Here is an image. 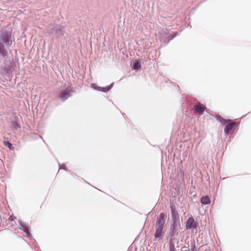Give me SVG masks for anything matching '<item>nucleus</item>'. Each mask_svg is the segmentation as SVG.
I'll list each match as a JSON object with an SVG mask.
<instances>
[{
  "instance_id": "1",
  "label": "nucleus",
  "mask_w": 251,
  "mask_h": 251,
  "mask_svg": "<svg viewBox=\"0 0 251 251\" xmlns=\"http://www.w3.org/2000/svg\"><path fill=\"white\" fill-rule=\"evenodd\" d=\"M165 224V214L161 213L157 217L155 225V232L154 234V241L160 240L163 238L164 226Z\"/></svg>"
},
{
  "instance_id": "2",
  "label": "nucleus",
  "mask_w": 251,
  "mask_h": 251,
  "mask_svg": "<svg viewBox=\"0 0 251 251\" xmlns=\"http://www.w3.org/2000/svg\"><path fill=\"white\" fill-rule=\"evenodd\" d=\"M0 41L5 44L6 47H9L12 44L11 32L4 29L1 30Z\"/></svg>"
},
{
  "instance_id": "3",
  "label": "nucleus",
  "mask_w": 251,
  "mask_h": 251,
  "mask_svg": "<svg viewBox=\"0 0 251 251\" xmlns=\"http://www.w3.org/2000/svg\"><path fill=\"white\" fill-rule=\"evenodd\" d=\"M48 30L57 38L61 37L64 34V27L60 25H50L49 27Z\"/></svg>"
},
{
  "instance_id": "4",
  "label": "nucleus",
  "mask_w": 251,
  "mask_h": 251,
  "mask_svg": "<svg viewBox=\"0 0 251 251\" xmlns=\"http://www.w3.org/2000/svg\"><path fill=\"white\" fill-rule=\"evenodd\" d=\"M74 92V89L71 87H68L66 90L60 93L59 97L63 100H65L69 97H71Z\"/></svg>"
},
{
  "instance_id": "5",
  "label": "nucleus",
  "mask_w": 251,
  "mask_h": 251,
  "mask_svg": "<svg viewBox=\"0 0 251 251\" xmlns=\"http://www.w3.org/2000/svg\"><path fill=\"white\" fill-rule=\"evenodd\" d=\"M180 226V223L173 222L171 226L169 234L171 236H176L178 234V226Z\"/></svg>"
},
{
  "instance_id": "6",
  "label": "nucleus",
  "mask_w": 251,
  "mask_h": 251,
  "mask_svg": "<svg viewBox=\"0 0 251 251\" xmlns=\"http://www.w3.org/2000/svg\"><path fill=\"white\" fill-rule=\"evenodd\" d=\"M198 224L193 217H189L186 223V228L187 229H194L197 227Z\"/></svg>"
},
{
  "instance_id": "7",
  "label": "nucleus",
  "mask_w": 251,
  "mask_h": 251,
  "mask_svg": "<svg viewBox=\"0 0 251 251\" xmlns=\"http://www.w3.org/2000/svg\"><path fill=\"white\" fill-rule=\"evenodd\" d=\"M5 44L0 41V55L3 57H5L7 55V50Z\"/></svg>"
},
{
  "instance_id": "8",
  "label": "nucleus",
  "mask_w": 251,
  "mask_h": 251,
  "mask_svg": "<svg viewBox=\"0 0 251 251\" xmlns=\"http://www.w3.org/2000/svg\"><path fill=\"white\" fill-rule=\"evenodd\" d=\"M172 209V218L173 222L179 223V219L178 213L175 209H173V206H171Z\"/></svg>"
},
{
  "instance_id": "9",
  "label": "nucleus",
  "mask_w": 251,
  "mask_h": 251,
  "mask_svg": "<svg viewBox=\"0 0 251 251\" xmlns=\"http://www.w3.org/2000/svg\"><path fill=\"white\" fill-rule=\"evenodd\" d=\"M113 85V83H112L109 86H106L105 87H98V86H96L95 84H92V86H93V87L96 90L105 92L109 91L112 88Z\"/></svg>"
},
{
  "instance_id": "10",
  "label": "nucleus",
  "mask_w": 251,
  "mask_h": 251,
  "mask_svg": "<svg viewBox=\"0 0 251 251\" xmlns=\"http://www.w3.org/2000/svg\"><path fill=\"white\" fill-rule=\"evenodd\" d=\"M195 110L196 112L199 113L200 114H202L203 111L205 110V107H203L200 104V103H197L194 106Z\"/></svg>"
},
{
  "instance_id": "11",
  "label": "nucleus",
  "mask_w": 251,
  "mask_h": 251,
  "mask_svg": "<svg viewBox=\"0 0 251 251\" xmlns=\"http://www.w3.org/2000/svg\"><path fill=\"white\" fill-rule=\"evenodd\" d=\"M19 223L21 226L20 229L23 230L27 234V236H29V232L28 231V227L21 220H19Z\"/></svg>"
},
{
  "instance_id": "12",
  "label": "nucleus",
  "mask_w": 251,
  "mask_h": 251,
  "mask_svg": "<svg viewBox=\"0 0 251 251\" xmlns=\"http://www.w3.org/2000/svg\"><path fill=\"white\" fill-rule=\"evenodd\" d=\"M235 123H232L227 125L225 128V130H224L225 133L226 134H227L231 131V130L232 129L233 126H235Z\"/></svg>"
},
{
  "instance_id": "13",
  "label": "nucleus",
  "mask_w": 251,
  "mask_h": 251,
  "mask_svg": "<svg viewBox=\"0 0 251 251\" xmlns=\"http://www.w3.org/2000/svg\"><path fill=\"white\" fill-rule=\"evenodd\" d=\"M201 201L203 204H208L210 202V200L208 196H204L201 198Z\"/></svg>"
},
{
  "instance_id": "14",
  "label": "nucleus",
  "mask_w": 251,
  "mask_h": 251,
  "mask_svg": "<svg viewBox=\"0 0 251 251\" xmlns=\"http://www.w3.org/2000/svg\"><path fill=\"white\" fill-rule=\"evenodd\" d=\"M216 119L221 124L224 125H226L227 123V120L224 119L223 117L220 116H217Z\"/></svg>"
},
{
  "instance_id": "15",
  "label": "nucleus",
  "mask_w": 251,
  "mask_h": 251,
  "mask_svg": "<svg viewBox=\"0 0 251 251\" xmlns=\"http://www.w3.org/2000/svg\"><path fill=\"white\" fill-rule=\"evenodd\" d=\"M141 68V65L139 62H136L133 64V68L134 70H138Z\"/></svg>"
},
{
  "instance_id": "16",
  "label": "nucleus",
  "mask_w": 251,
  "mask_h": 251,
  "mask_svg": "<svg viewBox=\"0 0 251 251\" xmlns=\"http://www.w3.org/2000/svg\"><path fill=\"white\" fill-rule=\"evenodd\" d=\"M4 144L5 146H7L10 150H13L14 149V147L12 146V144L9 141L4 142Z\"/></svg>"
},
{
  "instance_id": "17",
  "label": "nucleus",
  "mask_w": 251,
  "mask_h": 251,
  "mask_svg": "<svg viewBox=\"0 0 251 251\" xmlns=\"http://www.w3.org/2000/svg\"><path fill=\"white\" fill-rule=\"evenodd\" d=\"M169 250L170 251H176L175 245L171 242V240L170 241L169 244Z\"/></svg>"
},
{
  "instance_id": "18",
  "label": "nucleus",
  "mask_w": 251,
  "mask_h": 251,
  "mask_svg": "<svg viewBox=\"0 0 251 251\" xmlns=\"http://www.w3.org/2000/svg\"><path fill=\"white\" fill-rule=\"evenodd\" d=\"M11 66H12V63H11V62H10L8 67H6L4 68V72L8 73L9 72V71H10V67Z\"/></svg>"
},
{
  "instance_id": "19",
  "label": "nucleus",
  "mask_w": 251,
  "mask_h": 251,
  "mask_svg": "<svg viewBox=\"0 0 251 251\" xmlns=\"http://www.w3.org/2000/svg\"><path fill=\"white\" fill-rule=\"evenodd\" d=\"M59 169H62L66 170L65 165L64 164H62V165H60Z\"/></svg>"
},
{
  "instance_id": "20",
  "label": "nucleus",
  "mask_w": 251,
  "mask_h": 251,
  "mask_svg": "<svg viewBox=\"0 0 251 251\" xmlns=\"http://www.w3.org/2000/svg\"><path fill=\"white\" fill-rule=\"evenodd\" d=\"M15 219H16V217H14V216H10V217H9V220H10V221H14Z\"/></svg>"
},
{
  "instance_id": "21",
  "label": "nucleus",
  "mask_w": 251,
  "mask_h": 251,
  "mask_svg": "<svg viewBox=\"0 0 251 251\" xmlns=\"http://www.w3.org/2000/svg\"><path fill=\"white\" fill-rule=\"evenodd\" d=\"M12 124L15 126L16 128L19 127L17 124L15 122H12Z\"/></svg>"
},
{
  "instance_id": "22",
  "label": "nucleus",
  "mask_w": 251,
  "mask_h": 251,
  "mask_svg": "<svg viewBox=\"0 0 251 251\" xmlns=\"http://www.w3.org/2000/svg\"><path fill=\"white\" fill-rule=\"evenodd\" d=\"M176 34H174V35L172 36V37L170 39V40H172L173 38H174L175 37H176Z\"/></svg>"
},
{
  "instance_id": "23",
  "label": "nucleus",
  "mask_w": 251,
  "mask_h": 251,
  "mask_svg": "<svg viewBox=\"0 0 251 251\" xmlns=\"http://www.w3.org/2000/svg\"><path fill=\"white\" fill-rule=\"evenodd\" d=\"M192 251H195V247H194V248L193 249Z\"/></svg>"
},
{
  "instance_id": "24",
  "label": "nucleus",
  "mask_w": 251,
  "mask_h": 251,
  "mask_svg": "<svg viewBox=\"0 0 251 251\" xmlns=\"http://www.w3.org/2000/svg\"><path fill=\"white\" fill-rule=\"evenodd\" d=\"M189 251V250H185V251Z\"/></svg>"
}]
</instances>
